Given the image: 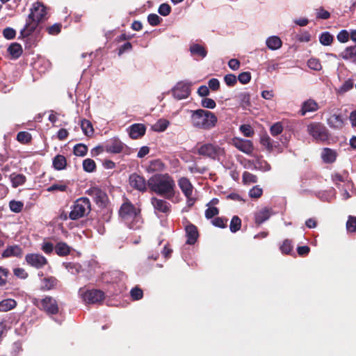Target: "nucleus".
<instances>
[{
    "mask_svg": "<svg viewBox=\"0 0 356 356\" xmlns=\"http://www.w3.org/2000/svg\"><path fill=\"white\" fill-rule=\"evenodd\" d=\"M280 250L283 253L289 254L292 250L291 242L289 240H285L283 242L282 245L280 247Z\"/></svg>",
    "mask_w": 356,
    "mask_h": 356,
    "instance_id": "63",
    "label": "nucleus"
},
{
    "mask_svg": "<svg viewBox=\"0 0 356 356\" xmlns=\"http://www.w3.org/2000/svg\"><path fill=\"white\" fill-rule=\"evenodd\" d=\"M308 67L314 70H321V62L316 58H310L307 62Z\"/></svg>",
    "mask_w": 356,
    "mask_h": 356,
    "instance_id": "51",
    "label": "nucleus"
},
{
    "mask_svg": "<svg viewBox=\"0 0 356 356\" xmlns=\"http://www.w3.org/2000/svg\"><path fill=\"white\" fill-rule=\"evenodd\" d=\"M171 8L168 3H162L160 5L158 12L162 16H167L170 13Z\"/></svg>",
    "mask_w": 356,
    "mask_h": 356,
    "instance_id": "55",
    "label": "nucleus"
},
{
    "mask_svg": "<svg viewBox=\"0 0 356 356\" xmlns=\"http://www.w3.org/2000/svg\"><path fill=\"white\" fill-rule=\"evenodd\" d=\"M22 255V250L19 245L8 246L2 253L4 258L10 257H21Z\"/></svg>",
    "mask_w": 356,
    "mask_h": 356,
    "instance_id": "24",
    "label": "nucleus"
},
{
    "mask_svg": "<svg viewBox=\"0 0 356 356\" xmlns=\"http://www.w3.org/2000/svg\"><path fill=\"white\" fill-rule=\"evenodd\" d=\"M162 19L156 14H149L147 17V21L149 24L152 26H157L159 25Z\"/></svg>",
    "mask_w": 356,
    "mask_h": 356,
    "instance_id": "50",
    "label": "nucleus"
},
{
    "mask_svg": "<svg viewBox=\"0 0 356 356\" xmlns=\"http://www.w3.org/2000/svg\"><path fill=\"white\" fill-rule=\"evenodd\" d=\"M346 229L349 232L356 231V217L350 216L346 222Z\"/></svg>",
    "mask_w": 356,
    "mask_h": 356,
    "instance_id": "47",
    "label": "nucleus"
},
{
    "mask_svg": "<svg viewBox=\"0 0 356 356\" xmlns=\"http://www.w3.org/2000/svg\"><path fill=\"white\" fill-rule=\"evenodd\" d=\"M54 248L53 243L50 242H44L41 247L42 250L46 254L51 253Z\"/></svg>",
    "mask_w": 356,
    "mask_h": 356,
    "instance_id": "64",
    "label": "nucleus"
},
{
    "mask_svg": "<svg viewBox=\"0 0 356 356\" xmlns=\"http://www.w3.org/2000/svg\"><path fill=\"white\" fill-rule=\"evenodd\" d=\"M262 189L256 186L250 190L249 195L252 198H258L262 195Z\"/></svg>",
    "mask_w": 356,
    "mask_h": 356,
    "instance_id": "57",
    "label": "nucleus"
},
{
    "mask_svg": "<svg viewBox=\"0 0 356 356\" xmlns=\"http://www.w3.org/2000/svg\"><path fill=\"white\" fill-rule=\"evenodd\" d=\"M185 229L187 236L186 243L190 245L194 244L198 237L197 227L193 225H188L186 227Z\"/></svg>",
    "mask_w": 356,
    "mask_h": 356,
    "instance_id": "22",
    "label": "nucleus"
},
{
    "mask_svg": "<svg viewBox=\"0 0 356 356\" xmlns=\"http://www.w3.org/2000/svg\"><path fill=\"white\" fill-rule=\"evenodd\" d=\"M330 14L328 11L324 10L323 8L316 9V17L322 19H327L330 18Z\"/></svg>",
    "mask_w": 356,
    "mask_h": 356,
    "instance_id": "58",
    "label": "nucleus"
},
{
    "mask_svg": "<svg viewBox=\"0 0 356 356\" xmlns=\"http://www.w3.org/2000/svg\"><path fill=\"white\" fill-rule=\"evenodd\" d=\"M46 14L45 7L42 3H34L31 8V13L28 16L26 24L20 31V36L22 38L29 36L35 30L38 23L44 18Z\"/></svg>",
    "mask_w": 356,
    "mask_h": 356,
    "instance_id": "3",
    "label": "nucleus"
},
{
    "mask_svg": "<svg viewBox=\"0 0 356 356\" xmlns=\"http://www.w3.org/2000/svg\"><path fill=\"white\" fill-rule=\"evenodd\" d=\"M321 158L325 163H332L335 161L337 152L330 148H324L321 152Z\"/></svg>",
    "mask_w": 356,
    "mask_h": 356,
    "instance_id": "25",
    "label": "nucleus"
},
{
    "mask_svg": "<svg viewBox=\"0 0 356 356\" xmlns=\"http://www.w3.org/2000/svg\"><path fill=\"white\" fill-rule=\"evenodd\" d=\"M17 302L13 299H6L0 302V312H6L14 309Z\"/></svg>",
    "mask_w": 356,
    "mask_h": 356,
    "instance_id": "32",
    "label": "nucleus"
},
{
    "mask_svg": "<svg viewBox=\"0 0 356 356\" xmlns=\"http://www.w3.org/2000/svg\"><path fill=\"white\" fill-rule=\"evenodd\" d=\"M272 211L267 207L262 208L254 213V220L258 225H260L267 220L271 216Z\"/></svg>",
    "mask_w": 356,
    "mask_h": 356,
    "instance_id": "18",
    "label": "nucleus"
},
{
    "mask_svg": "<svg viewBox=\"0 0 356 356\" xmlns=\"http://www.w3.org/2000/svg\"><path fill=\"white\" fill-rule=\"evenodd\" d=\"M140 213V209L130 202L122 204L119 211L120 218L131 229H138L141 227L143 220Z\"/></svg>",
    "mask_w": 356,
    "mask_h": 356,
    "instance_id": "4",
    "label": "nucleus"
},
{
    "mask_svg": "<svg viewBox=\"0 0 356 356\" xmlns=\"http://www.w3.org/2000/svg\"><path fill=\"white\" fill-rule=\"evenodd\" d=\"M67 161L64 156L58 154L56 156L53 160V166L58 170H61L65 168Z\"/></svg>",
    "mask_w": 356,
    "mask_h": 356,
    "instance_id": "31",
    "label": "nucleus"
},
{
    "mask_svg": "<svg viewBox=\"0 0 356 356\" xmlns=\"http://www.w3.org/2000/svg\"><path fill=\"white\" fill-rule=\"evenodd\" d=\"M318 109V105L316 101L309 99L305 101L301 107V115H305L307 113L314 112Z\"/></svg>",
    "mask_w": 356,
    "mask_h": 356,
    "instance_id": "21",
    "label": "nucleus"
},
{
    "mask_svg": "<svg viewBox=\"0 0 356 356\" xmlns=\"http://www.w3.org/2000/svg\"><path fill=\"white\" fill-rule=\"evenodd\" d=\"M83 168L87 172H92L96 170V163L91 159H86L83 161Z\"/></svg>",
    "mask_w": 356,
    "mask_h": 356,
    "instance_id": "38",
    "label": "nucleus"
},
{
    "mask_svg": "<svg viewBox=\"0 0 356 356\" xmlns=\"http://www.w3.org/2000/svg\"><path fill=\"white\" fill-rule=\"evenodd\" d=\"M151 204L155 212L168 213L170 211L171 205L167 201L153 197L151 198Z\"/></svg>",
    "mask_w": 356,
    "mask_h": 356,
    "instance_id": "16",
    "label": "nucleus"
},
{
    "mask_svg": "<svg viewBox=\"0 0 356 356\" xmlns=\"http://www.w3.org/2000/svg\"><path fill=\"white\" fill-rule=\"evenodd\" d=\"M57 284V280L54 277H44L41 280L40 288L43 291L54 289Z\"/></svg>",
    "mask_w": 356,
    "mask_h": 356,
    "instance_id": "29",
    "label": "nucleus"
},
{
    "mask_svg": "<svg viewBox=\"0 0 356 356\" xmlns=\"http://www.w3.org/2000/svg\"><path fill=\"white\" fill-rule=\"evenodd\" d=\"M17 139L20 143H28L31 140V136L26 131H20L17 135Z\"/></svg>",
    "mask_w": 356,
    "mask_h": 356,
    "instance_id": "44",
    "label": "nucleus"
},
{
    "mask_svg": "<svg viewBox=\"0 0 356 356\" xmlns=\"http://www.w3.org/2000/svg\"><path fill=\"white\" fill-rule=\"evenodd\" d=\"M8 52L14 58H19L22 53V46L16 42L11 44L8 48Z\"/></svg>",
    "mask_w": 356,
    "mask_h": 356,
    "instance_id": "33",
    "label": "nucleus"
},
{
    "mask_svg": "<svg viewBox=\"0 0 356 356\" xmlns=\"http://www.w3.org/2000/svg\"><path fill=\"white\" fill-rule=\"evenodd\" d=\"M33 304L40 310L48 314H56L58 312V305L56 299L51 296H45L42 299L33 300Z\"/></svg>",
    "mask_w": 356,
    "mask_h": 356,
    "instance_id": "7",
    "label": "nucleus"
},
{
    "mask_svg": "<svg viewBox=\"0 0 356 356\" xmlns=\"http://www.w3.org/2000/svg\"><path fill=\"white\" fill-rule=\"evenodd\" d=\"M147 184L151 191L166 198H170L175 194V181L167 173L152 176L147 180Z\"/></svg>",
    "mask_w": 356,
    "mask_h": 356,
    "instance_id": "1",
    "label": "nucleus"
},
{
    "mask_svg": "<svg viewBox=\"0 0 356 356\" xmlns=\"http://www.w3.org/2000/svg\"><path fill=\"white\" fill-rule=\"evenodd\" d=\"M79 294L83 301L87 304L98 303L104 298V293L97 289L86 290L84 289H80Z\"/></svg>",
    "mask_w": 356,
    "mask_h": 356,
    "instance_id": "9",
    "label": "nucleus"
},
{
    "mask_svg": "<svg viewBox=\"0 0 356 356\" xmlns=\"http://www.w3.org/2000/svg\"><path fill=\"white\" fill-rule=\"evenodd\" d=\"M243 180L245 183H256L257 177L250 172H245L243 175Z\"/></svg>",
    "mask_w": 356,
    "mask_h": 356,
    "instance_id": "52",
    "label": "nucleus"
},
{
    "mask_svg": "<svg viewBox=\"0 0 356 356\" xmlns=\"http://www.w3.org/2000/svg\"><path fill=\"white\" fill-rule=\"evenodd\" d=\"M177 183L181 192L187 199V204L189 207L193 206L195 202V198L193 197L194 187L191 182L188 178L183 177L178 179Z\"/></svg>",
    "mask_w": 356,
    "mask_h": 356,
    "instance_id": "10",
    "label": "nucleus"
},
{
    "mask_svg": "<svg viewBox=\"0 0 356 356\" xmlns=\"http://www.w3.org/2000/svg\"><path fill=\"white\" fill-rule=\"evenodd\" d=\"M11 181L13 187H17L24 184L26 181V177L24 175L18 174V175H13L11 176Z\"/></svg>",
    "mask_w": 356,
    "mask_h": 356,
    "instance_id": "41",
    "label": "nucleus"
},
{
    "mask_svg": "<svg viewBox=\"0 0 356 356\" xmlns=\"http://www.w3.org/2000/svg\"><path fill=\"white\" fill-rule=\"evenodd\" d=\"M283 131V126L281 122H276L270 127V132L272 136H276Z\"/></svg>",
    "mask_w": 356,
    "mask_h": 356,
    "instance_id": "46",
    "label": "nucleus"
},
{
    "mask_svg": "<svg viewBox=\"0 0 356 356\" xmlns=\"http://www.w3.org/2000/svg\"><path fill=\"white\" fill-rule=\"evenodd\" d=\"M124 145L118 139H113L105 145V151L108 153L118 154L123 149Z\"/></svg>",
    "mask_w": 356,
    "mask_h": 356,
    "instance_id": "17",
    "label": "nucleus"
},
{
    "mask_svg": "<svg viewBox=\"0 0 356 356\" xmlns=\"http://www.w3.org/2000/svg\"><path fill=\"white\" fill-rule=\"evenodd\" d=\"M86 193L99 206H104L107 202L106 193L98 187H91Z\"/></svg>",
    "mask_w": 356,
    "mask_h": 356,
    "instance_id": "13",
    "label": "nucleus"
},
{
    "mask_svg": "<svg viewBox=\"0 0 356 356\" xmlns=\"http://www.w3.org/2000/svg\"><path fill=\"white\" fill-rule=\"evenodd\" d=\"M189 51L193 56L204 58L207 55V49L201 44L193 43L190 45Z\"/></svg>",
    "mask_w": 356,
    "mask_h": 356,
    "instance_id": "20",
    "label": "nucleus"
},
{
    "mask_svg": "<svg viewBox=\"0 0 356 356\" xmlns=\"http://www.w3.org/2000/svg\"><path fill=\"white\" fill-rule=\"evenodd\" d=\"M81 127L84 134L87 136H91L94 133L92 123L88 120L83 119L81 120Z\"/></svg>",
    "mask_w": 356,
    "mask_h": 356,
    "instance_id": "34",
    "label": "nucleus"
},
{
    "mask_svg": "<svg viewBox=\"0 0 356 356\" xmlns=\"http://www.w3.org/2000/svg\"><path fill=\"white\" fill-rule=\"evenodd\" d=\"M67 188V184L63 181H60L58 183H55L48 187L47 191L48 192H54V191H60L64 192L66 191Z\"/></svg>",
    "mask_w": 356,
    "mask_h": 356,
    "instance_id": "35",
    "label": "nucleus"
},
{
    "mask_svg": "<svg viewBox=\"0 0 356 356\" xmlns=\"http://www.w3.org/2000/svg\"><path fill=\"white\" fill-rule=\"evenodd\" d=\"M327 124L334 129H341L343 127V120L340 115L332 114L327 120Z\"/></svg>",
    "mask_w": 356,
    "mask_h": 356,
    "instance_id": "27",
    "label": "nucleus"
},
{
    "mask_svg": "<svg viewBox=\"0 0 356 356\" xmlns=\"http://www.w3.org/2000/svg\"><path fill=\"white\" fill-rule=\"evenodd\" d=\"M90 202L87 197L78 199L72 207L70 213V218L72 220L79 219L87 215L90 211Z\"/></svg>",
    "mask_w": 356,
    "mask_h": 356,
    "instance_id": "5",
    "label": "nucleus"
},
{
    "mask_svg": "<svg viewBox=\"0 0 356 356\" xmlns=\"http://www.w3.org/2000/svg\"><path fill=\"white\" fill-rule=\"evenodd\" d=\"M16 31L10 27H7L3 31V35L8 40H12L15 37Z\"/></svg>",
    "mask_w": 356,
    "mask_h": 356,
    "instance_id": "54",
    "label": "nucleus"
},
{
    "mask_svg": "<svg viewBox=\"0 0 356 356\" xmlns=\"http://www.w3.org/2000/svg\"><path fill=\"white\" fill-rule=\"evenodd\" d=\"M212 224L220 228H225L227 225V220L222 218L217 217L212 220Z\"/></svg>",
    "mask_w": 356,
    "mask_h": 356,
    "instance_id": "62",
    "label": "nucleus"
},
{
    "mask_svg": "<svg viewBox=\"0 0 356 356\" xmlns=\"http://www.w3.org/2000/svg\"><path fill=\"white\" fill-rule=\"evenodd\" d=\"M241 131L246 137H250L254 134V131L249 124H243L240 127Z\"/></svg>",
    "mask_w": 356,
    "mask_h": 356,
    "instance_id": "53",
    "label": "nucleus"
},
{
    "mask_svg": "<svg viewBox=\"0 0 356 356\" xmlns=\"http://www.w3.org/2000/svg\"><path fill=\"white\" fill-rule=\"evenodd\" d=\"M319 40L323 45L327 46L332 42L333 37L329 32H324L320 35Z\"/></svg>",
    "mask_w": 356,
    "mask_h": 356,
    "instance_id": "43",
    "label": "nucleus"
},
{
    "mask_svg": "<svg viewBox=\"0 0 356 356\" xmlns=\"http://www.w3.org/2000/svg\"><path fill=\"white\" fill-rule=\"evenodd\" d=\"M201 105L202 106V107L209 109H213L216 106L215 101L211 98L207 97H205L202 99Z\"/></svg>",
    "mask_w": 356,
    "mask_h": 356,
    "instance_id": "49",
    "label": "nucleus"
},
{
    "mask_svg": "<svg viewBox=\"0 0 356 356\" xmlns=\"http://www.w3.org/2000/svg\"><path fill=\"white\" fill-rule=\"evenodd\" d=\"M191 83L188 81H182L178 82L172 88V93L175 98L180 100L187 98L191 93Z\"/></svg>",
    "mask_w": 356,
    "mask_h": 356,
    "instance_id": "11",
    "label": "nucleus"
},
{
    "mask_svg": "<svg viewBox=\"0 0 356 356\" xmlns=\"http://www.w3.org/2000/svg\"><path fill=\"white\" fill-rule=\"evenodd\" d=\"M233 145L238 150L248 155L251 154L254 150L253 144L250 140L234 138Z\"/></svg>",
    "mask_w": 356,
    "mask_h": 356,
    "instance_id": "14",
    "label": "nucleus"
},
{
    "mask_svg": "<svg viewBox=\"0 0 356 356\" xmlns=\"http://www.w3.org/2000/svg\"><path fill=\"white\" fill-rule=\"evenodd\" d=\"M224 80L228 86H233L236 83V77L232 74L225 75Z\"/></svg>",
    "mask_w": 356,
    "mask_h": 356,
    "instance_id": "60",
    "label": "nucleus"
},
{
    "mask_svg": "<svg viewBox=\"0 0 356 356\" xmlns=\"http://www.w3.org/2000/svg\"><path fill=\"white\" fill-rule=\"evenodd\" d=\"M170 125V122L164 118L159 119L152 126V129L156 132L164 131Z\"/></svg>",
    "mask_w": 356,
    "mask_h": 356,
    "instance_id": "30",
    "label": "nucleus"
},
{
    "mask_svg": "<svg viewBox=\"0 0 356 356\" xmlns=\"http://www.w3.org/2000/svg\"><path fill=\"white\" fill-rule=\"evenodd\" d=\"M25 259L28 264L36 268H41L47 263V259L40 254H28Z\"/></svg>",
    "mask_w": 356,
    "mask_h": 356,
    "instance_id": "15",
    "label": "nucleus"
},
{
    "mask_svg": "<svg viewBox=\"0 0 356 356\" xmlns=\"http://www.w3.org/2000/svg\"><path fill=\"white\" fill-rule=\"evenodd\" d=\"M238 79L241 83L246 84L250 81L251 74L248 72H244L238 75Z\"/></svg>",
    "mask_w": 356,
    "mask_h": 356,
    "instance_id": "59",
    "label": "nucleus"
},
{
    "mask_svg": "<svg viewBox=\"0 0 356 356\" xmlns=\"http://www.w3.org/2000/svg\"><path fill=\"white\" fill-rule=\"evenodd\" d=\"M146 128L143 124H134L129 127V136L131 138L137 139L145 134Z\"/></svg>",
    "mask_w": 356,
    "mask_h": 356,
    "instance_id": "19",
    "label": "nucleus"
},
{
    "mask_svg": "<svg viewBox=\"0 0 356 356\" xmlns=\"http://www.w3.org/2000/svg\"><path fill=\"white\" fill-rule=\"evenodd\" d=\"M266 44L269 49L275 51L282 47V41L278 36L272 35L266 38Z\"/></svg>",
    "mask_w": 356,
    "mask_h": 356,
    "instance_id": "23",
    "label": "nucleus"
},
{
    "mask_svg": "<svg viewBox=\"0 0 356 356\" xmlns=\"http://www.w3.org/2000/svg\"><path fill=\"white\" fill-rule=\"evenodd\" d=\"M254 168L255 169H257V170H261V171H264V172H266V171H268L270 170V165H269V163L261 159V158H257L256 159V161H254Z\"/></svg>",
    "mask_w": 356,
    "mask_h": 356,
    "instance_id": "37",
    "label": "nucleus"
},
{
    "mask_svg": "<svg viewBox=\"0 0 356 356\" xmlns=\"http://www.w3.org/2000/svg\"><path fill=\"white\" fill-rule=\"evenodd\" d=\"M197 153L200 155L209 157L211 159H218L220 156L224 155L225 150L218 145H215L211 143H205L199 147Z\"/></svg>",
    "mask_w": 356,
    "mask_h": 356,
    "instance_id": "8",
    "label": "nucleus"
},
{
    "mask_svg": "<svg viewBox=\"0 0 356 356\" xmlns=\"http://www.w3.org/2000/svg\"><path fill=\"white\" fill-rule=\"evenodd\" d=\"M129 183L131 188L142 193L147 191V186H148L145 179L136 173H133L129 175Z\"/></svg>",
    "mask_w": 356,
    "mask_h": 356,
    "instance_id": "12",
    "label": "nucleus"
},
{
    "mask_svg": "<svg viewBox=\"0 0 356 356\" xmlns=\"http://www.w3.org/2000/svg\"><path fill=\"white\" fill-rule=\"evenodd\" d=\"M350 35L346 30H341L337 35V40L340 42H346L349 39Z\"/></svg>",
    "mask_w": 356,
    "mask_h": 356,
    "instance_id": "61",
    "label": "nucleus"
},
{
    "mask_svg": "<svg viewBox=\"0 0 356 356\" xmlns=\"http://www.w3.org/2000/svg\"><path fill=\"white\" fill-rule=\"evenodd\" d=\"M165 165L161 161L156 159L150 161L148 166L149 172L163 171Z\"/></svg>",
    "mask_w": 356,
    "mask_h": 356,
    "instance_id": "36",
    "label": "nucleus"
},
{
    "mask_svg": "<svg viewBox=\"0 0 356 356\" xmlns=\"http://www.w3.org/2000/svg\"><path fill=\"white\" fill-rule=\"evenodd\" d=\"M9 271L7 268H3L0 266V286L6 285L8 277Z\"/></svg>",
    "mask_w": 356,
    "mask_h": 356,
    "instance_id": "48",
    "label": "nucleus"
},
{
    "mask_svg": "<svg viewBox=\"0 0 356 356\" xmlns=\"http://www.w3.org/2000/svg\"><path fill=\"white\" fill-rule=\"evenodd\" d=\"M209 208L205 211V217L210 219L218 214V209L215 207L208 206Z\"/></svg>",
    "mask_w": 356,
    "mask_h": 356,
    "instance_id": "56",
    "label": "nucleus"
},
{
    "mask_svg": "<svg viewBox=\"0 0 356 356\" xmlns=\"http://www.w3.org/2000/svg\"><path fill=\"white\" fill-rule=\"evenodd\" d=\"M54 250L58 256L65 257L70 253L71 248L65 242H58Z\"/></svg>",
    "mask_w": 356,
    "mask_h": 356,
    "instance_id": "28",
    "label": "nucleus"
},
{
    "mask_svg": "<svg viewBox=\"0 0 356 356\" xmlns=\"http://www.w3.org/2000/svg\"><path fill=\"white\" fill-rule=\"evenodd\" d=\"M308 134L317 142H325L330 135L325 126L320 122H312L307 125Z\"/></svg>",
    "mask_w": 356,
    "mask_h": 356,
    "instance_id": "6",
    "label": "nucleus"
},
{
    "mask_svg": "<svg viewBox=\"0 0 356 356\" xmlns=\"http://www.w3.org/2000/svg\"><path fill=\"white\" fill-rule=\"evenodd\" d=\"M9 207L12 211L19 213L22 210L24 204L19 201L13 200L10 202Z\"/></svg>",
    "mask_w": 356,
    "mask_h": 356,
    "instance_id": "45",
    "label": "nucleus"
},
{
    "mask_svg": "<svg viewBox=\"0 0 356 356\" xmlns=\"http://www.w3.org/2000/svg\"><path fill=\"white\" fill-rule=\"evenodd\" d=\"M191 124L193 127L202 129L211 130L214 128L218 122V118L211 111L204 109H197L190 111Z\"/></svg>",
    "mask_w": 356,
    "mask_h": 356,
    "instance_id": "2",
    "label": "nucleus"
},
{
    "mask_svg": "<svg viewBox=\"0 0 356 356\" xmlns=\"http://www.w3.org/2000/svg\"><path fill=\"white\" fill-rule=\"evenodd\" d=\"M341 57L345 60H350L356 64V46L348 47L341 52Z\"/></svg>",
    "mask_w": 356,
    "mask_h": 356,
    "instance_id": "26",
    "label": "nucleus"
},
{
    "mask_svg": "<svg viewBox=\"0 0 356 356\" xmlns=\"http://www.w3.org/2000/svg\"><path fill=\"white\" fill-rule=\"evenodd\" d=\"M241 219L238 216H234L232 218L231 222H230V225H229L230 231L233 233L236 232L237 231H238L241 229Z\"/></svg>",
    "mask_w": 356,
    "mask_h": 356,
    "instance_id": "39",
    "label": "nucleus"
},
{
    "mask_svg": "<svg viewBox=\"0 0 356 356\" xmlns=\"http://www.w3.org/2000/svg\"><path fill=\"white\" fill-rule=\"evenodd\" d=\"M354 81L352 79L346 80L338 90L339 93H345L353 88Z\"/></svg>",
    "mask_w": 356,
    "mask_h": 356,
    "instance_id": "40",
    "label": "nucleus"
},
{
    "mask_svg": "<svg viewBox=\"0 0 356 356\" xmlns=\"http://www.w3.org/2000/svg\"><path fill=\"white\" fill-rule=\"evenodd\" d=\"M88 152V147L86 145L79 143L74 147V154L78 156H84Z\"/></svg>",
    "mask_w": 356,
    "mask_h": 356,
    "instance_id": "42",
    "label": "nucleus"
}]
</instances>
